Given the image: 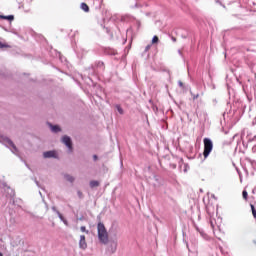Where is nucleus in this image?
I'll use <instances>...</instances> for the list:
<instances>
[{
	"instance_id": "nucleus-11",
	"label": "nucleus",
	"mask_w": 256,
	"mask_h": 256,
	"mask_svg": "<svg viewBox=\"0 0 256 256\" xmlns=\"http://www.w3.org/2000/svg\"><path fill=\"white\" fill-rule=\"evenodd\" d=\"M0 19H6L7 21H13V19H15V16H13V15H8V16L0 15Z\"/></svg>"
},
{
	"instance_id": "nucleus-10",
	"label": "nucleus",
	"mask_w": 256,
	"mask_h": 256,
	"mask_svg": "<svg viewBox=\"0 0 256 256\" xmlns=\"http://www.w3.org/2000/svg\"><path fill=\"white\" fill-rule=\"evenodd\" d=\"M64 179H66V181H68L69 183H74V181H75V177H73L69 174L64 175Z\"/></svg>"
},
{
	"instance_id": "nucleus-8",
	"label": "nucleus",
	"mask_w": 256,
	"mask_h": 256,
	"mask_svg": "<svg viewBox=\"0 0 256 256\" xmlns=\"http://www.w3.org/2000/svg\"><path fill=\"white\" fill-rule=\"evenodd\" d=\"M108 251L110 253H115V251H117V242L112 241L108 247Z\"/></svg>"
},
{
	"instance_id": "nucleus-12",
	"label": "nucleus",
	"mask_w": 256,
	"mask_h": 256,
	"mask_svg": "<svg viewBox=\"0 0 256 256\" xmlns=\"http://www.w3.org/2000/svg\"><path fill=\"white\" fill-rule=\"evenodd\" d=\"M81 9L82 11H85V13H89V6L86 3H81Z\"/></svg>"
},
{
	"instance_id": "nucleus-14",
	"label": "nucleus",
	"mask_w": 256,
	"mask_h": 256,
	"mask_svg": "<svg viewBox=\"0 0 256 256\" xmlns=\"http://www.w3.org/2000/svg\"><path fill=\"white\" fill-rule=\"evenodd\" d=\"M56 215H58L59 219L63 221V223H65V225H67V220H65V218L63 217V214H61V212L56 211Z\"/></svg>"
},
{
	"instance_id": "nucleus-32",
	"label": "nucleus",
	"mask_w": 256,
	"mask_h": 256,
	"mask_svg": "<svg viewBox=\"0 0 256 256\" xmlns=\"http://www.w3.org/2000/svg\"><path fill=\"white\" fill-rule=\"evenodd\" d=\"M220 251H221V253H223V247H220Z\"/></svg>"
},
{
	"instance_id": "nucleus-9",
	"label": "nucleus",
	"mask_w": 256,
	"mask_h": 256,
	"mask_svg": "<svg viewBox=\"0 0 256 256\" xmlns=\"http://www.w3.org/2000/svg\"><path fill=\"white\" fill-rule=\"evenodd\" d=\"M49 127H50L52 133H59V132H61V127H59V125L49 124Z\"/></svg>"
},
{
	"instance_id": "nucleus-33",
	"label": "nucleus",
	"mask_w": 256,
	"mask_h": 256,
	"mask_svg": "<svg viewBox=\"0 0 256 256\" xmlns=\"http://www.w3.org/2000/svg\"><path fill=\"white\" fill-rule=\"evenodd\" d=\"M0 256H3V253L0 252Z\"/></svg>"
},
{
	"instance_id": "nucleus-20",
	"label": "nucleus",
	"mask_w": 256,
	"mask_h": 256,
	"mask_svg": "<svg viewBox=\"0 0 256 256\" xmlns=\"http://www.w3.org/2000/svg\"><path fill=\"white\" fill-rule=\"evenodd\" d=\"M117 111L120 113V115H123V108H121V106L117 107Z\"/></svg>"
},
{
	"instance_id": "nucleus-2",
	"label": "nucleus",
	"mask_w": 256,
	"mask_h": 256,
	"mask_svg": "<svg viewBox=\"0 0 256 256\" xmlns=\"http://www.w3.org/2000/svg\"><path fill=\"white\" fill-rule=\"evenodd\" d=\"M203 203L206 207V211L209 217H213L215 215V204L213 203V201L209 197H207L203 199Z\"/></svg>"
},
{
	"instance_id": "nucleus-7",
	"label": "nucleus",
	"mask_w": 256,
	"mask_h": 256,
	"mask_svg": "<svg viewBox=\"0 0 256 256\" xmlns=\"http://www.w3.org/2000/svg\"><path fill=\"white\" fill-rule=\"evenodd\" d=\"M79 249H82V251H85V249H87V240L85 238V235L80 236Z\"/></svg>"
},
{
	"instance_id": "nucleus-31",
	"label": "nucleus",
	"mask_w": 256,
	"mask_h": 256,
	"mask_svg": "<svg viewBox=\"0 0 256 256\" xmlns=\"http://www.w3.org/2000/svg\"><path fill=\"white\" fill-rule=\"evenodd\" d=\"M210 225L211 227H213V220H210Z\"/></svg>"
},
{
	"instance_id": "nucleus-24",
	"label": "nucleus",
	"mask_w": 256,
	"mask_h": 256,
	"mask_svg": "<svg viewBox=\"0 0 256 256\" xmlns=\"http://www.w3.org/2000/svg\"><path fill=\"white\" fill-rule=\"evenodd\" d=\"M192 97H193V99H194V101H195V99H199V94L192 95Z\"/></svg>"
},
{
	"instance_id": "nucleus-26",
	"label": "nucleus",
	"mask_w": 256,
	"mask_h": 256,
	"mask_svg": "<svg viewBox=\"0 0 256 256\" xmlns=\"http://www.w3.org/2000/svg\"><path fill=\"white\" fill-rule=\"evenodd\" d=\"M52 211H54V213H57V211H59V210L55 206H53Z\"/></svg>"
},
{
	"instance_id": "nucleus-6",
	"label": "nucleus",
	"mask_w": 256,
	"mask_h": 256,
	"mask_svg": "<svg viewBox=\"0 0 256 256\" xmlns=\"http://www.w3.org/2000/svg\"><path fill=\"white\" fill-rule=\"evenodd\" d=\"M44 159H57V152L55 150L46 151L43 153Z\"/></svg>"
},
{
	"instance_id": "nucleus-22",
	"label": "nucleus",
	"mask_w": 256,
	"mask_h": 256,
	"mask_svg": "<svg viewBox=\"0 0 256 256\" xmlns=\"http://www.w3.org/2000/svg\"><path fill=\"white\" fill-rule=\"evenodd\" d=\"M151 49V44H148L146 47H145V53H147V51H149Z\"/></svg>"
},
{
	"instance_id": "nucleus-16",
	"label": "nucleus",
	"mask_w": 256,
	"mask_h": 256,
	"mask_svg": "<svg viewBox=\"0 0 256 256\" xmlns=\"http://www.w3.org/2000/svg\"><path fill=\"white\" fill-rule=\"evenodd\" d=\"M80 231H81L82 233H86V235H89V230H87V227H85V226H81V227H80Z\"/></svg>"
},
{
	"instance_id": "nucleus-3",
	"label": "nucleus",
	"mask_w": 256,
	"mask_h": 256,
	"mask_svg": "<svg viewBox=\"0 0 256 256\" xmlns=\"http://www.w3.org/2000/svg\"><path fill=\"white\" fill-rule=\"evenodd\" d=\"M213 151V141L210 138H204V159H207Z\"/></svg>"
},
{
	"instance_id": "nucleus-21",
	"label": "nucleus",
	"mask_w": 256,
	"mask_h": 256,
	"mask_svg": "<svg viewBox=\"0 0 256 256\" xmlns=\"http://www.w3.org/2000/svg\"><path fill=\"white\" fill-rule=\"evenodd\" d=\"M77 195L80 199H83V192L82 191H78Z\"/></svg>"
},
{
	"instance_id": "nucleus-27",
	"label": "nucleus",
	"mask_w": 256,
	"mask_h": 256,
	"mask_svg": "<svg viewBox=\"0 0 256 256\" xmlns=\"http://www.w3.org/2000/svg\"><path fill=\"white\" fill-rule=\"evenodd\" d=\"M34 181H35L37 187H41V185L39 184V181H37V179H34Z\"/></svg>"
},
{
	"instance_id": "nucleus-28",
	"label": "nucleus",
	"mask_w": 256,
	"mask_h": 256,
	"mask_svg": "<svg viewBox=\"0 0 256 256\" xmlns=\"http://www.w3.org/2000/svg\"><path fill=\"white\" fill-rule=\"evenodd\" d=\"M3 47H7V46L0 42V49H3Z\"/></svg>"
},
{
	"instance_id": "nucleus-19",
	"label": "nucleus",
	"mask_w": 256,
	"mask_h": 256,
	"mask_svg": "<svg viewBox=\"0 0 256 256\" xmlns=\"http://www.w3.org/2000/svg\"><path fill=\"white\" fill-rule=\"evenodd\" d=\"M152 43H153V44L159 43V37L153 36V38H152Z\"/></svg>"
},
{
	"instance_id": "nucleus-1",
	"label": "nucleus",
	"mask_w": 256,
	"mask_h": 256,
	"mask_svg": "<svg viewBox=\"0 0 256 256\" xmlns=\"http://www.w3.org/2000/svg\"><path fill=\"white\" fill-rule=\"evenodd\" d=\"M97 231L100 243L107 245L109 243V233L107 232V228H105V224L99 222L97 225Z\"/></svg>"
},
{
	"instance_id": "nucleus-17",
	"label": "nucleus",
	"mask_w": 256,
	"mask_h": 256,
	"mask_svg": "<svg viewBox=\"0 0 256 256\" xmlns=\"http://www.w3.org/2000/svg\"><path fill=\"white\" fill-rule=\"evenodd\" d=\"M106 53H107L108 55H115V54L117 53V51L114 50V49H108V50L106 51Z\"/></svg>"
},
{
	"instance_id": "nucleus-25",
	"label": "nucleus",
	"mask_w": 256,
	"mask_h": 256,
	"mask_svg": "<svg viewBox=\"0 0 256 256\" xmlns=\"http://www.w3.org/2000/svg\"><path fill=\"white\" fill-rule=\"evenodd\" d=\"M216 3H219V5L223 6V0H216Z\"/></svg>"
},
{
	"instance_id": "nucleus-23",
	"label": "nucleus",
	"mask_w": 256,
	"mask_h": 256,
	"mask_svg": "<svg viewBox=\"0 0 256 256\" xmlns=\"http://www.w3.org/2000/svg\"><path fill=\"white\" fill-rule=\"evenodd\" d=\"M178 85L181 89H185V85L181 81H178Z\"/></svg>"
},
{
	"instance_id": "nucleus-13",
	"label": "nucleus",
	"mask_w": 256,
	"mask_h": 256,
	"mask_svg": "<svg viewBox=\"0 0 256 256\" xmlns=\"http://www.w3.org/2000/svg\"><path fill=\"white\" fill-rule=\"evenodd\" d=\"M90 187L91 189H94V187H99V181L97 180L90 181Z\"/></svg>"
},
{
	"instance_id": "nucleus-15",
	"label": "nucleus",
	"mask_w": 256,
	"mask_h": 256,
	"mask_svg": "<svg viewBox=\"0 0 256 256\" xmlns=\"http://www.w3.org/2000/svg\"><path fill=\"white\" fill-rule=\"evenodd\" d=\"M242 197H243L244 201L249 200V193H247V190H243Z\"/></svg>"
},
{
	"instance_id": "nucleus-18",
	"label": "nucleus",
	"mask_w": 256,
	"mask_h": 256,
	"mask_svg": "<svg viewBox=\"0 0 256 256\" xmlns=\"http://www.w3.org/2000/svg\"><path fill=\"white\" fill-rule=\"evenodd\" d=\"M97 67H99L100 69H105V64L101 61L97 62Z\"/></svg>"
},
{
	"instance_id": "nucleus-29",
	"label": "nucleus",
	"mask_w": 256,
	"mask_h": 256,
	"mask_svg": "<svg viewBox=\"0 0 256 256\" xmlns=\"http://www.w3.org/2000/svg\"><path fill=\"white\" fill-rule=\"evenodd\" d=\"M172 41H173L174 43L177 42V38L172 37Z\"/></svg>"
},
{
	"instance_id": "nucleus-4",
	"label": "nucleus",
	"mask_w": 256,
	"mask_h": 256,
	"mask_svg": "<svg viewBox=\"0 0 256 256\" xmlns=\"http://www.w3.org/2000/svg\"><path fill=\"white\" fill-rule=\"evenodd\" d=\"M3 143H4V145H6V147H8L12 151V153L19 152V150L17 149V146H15V143H13L11 139L4 137Z\"/></svg>"
},
{
	"instance_id": "nucleus-30",
	"label": "nucleus",
	"mask_w": 256,
	"mask_h": 256,
	"mask_svg": "<svg viewBox=\"0 0 256 256\" xmlns=\"http://www.w3.org/2000/svg\"><path fill=\"white\" fill-rule=\"evenodd\" d=\"M93 159H94V161H97V159H98L97 155H94Z\"/></svg>"
},
{
	"instance_id": "nucleus-5",
	"label": "nucleus",
	"mask_w": 256,
	"mask_h": 256,
	"mask_svg": "<svg viewBox=\"0 0 256 256\" xmlns=\"http://www.w3.org/2000/svg\"><path fill=\"white\" fill-rule=\"evenodd\" d=\"M62 143L66 145L69 153H73V142L71 141V137L65 135L62 137Z\"/></svg>"
}]
</instances>
